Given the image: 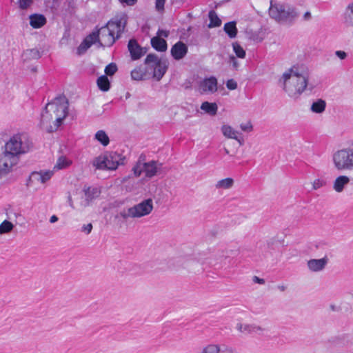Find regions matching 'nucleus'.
Masks as SVG:
<instances>
[{
  "label": "nucleus",
  "mask_w": 353,
  "mask_h": 353,
  "mask_svg": "<svg viewBox=\"0 0 353 353\" xmlns=\"http://www.w3.org/2000/svg\"><path fill=\"white\" fill-rule=\"evenodd\" d=\"M224 31L230 38H234L237 34V28L235 21H230L224 25Z\"/></svg>",
  "instance_id": "nucleus-28"
},
{
  "label": "nucleus",
  "mask_w": 353,
  "mask_h": 353,
  "mask_svg": "<svg viewBox=\"0 0 353 353\" xmlns=\"http://www.w3.org/2000/svg\"><path fill=\"white\" fill-rule=\"evenodd\" d=\"M303 18L305 20H309L311 18V14L310 12H306L304 15H303Z\"/></svg>",
  "instance_id": "nucleus-55"
},
{
  "label": "nucleus",
  "mask_w": 353,
  "mask_h": 353,
  "mask_svg": "<svg viewBox=\"0 0 353 353\" xmlns=\"http://www.w3.org/2000/svg\"><path fill=\"white\" fill-rule=\"evenodd\" d=\"M32 147V143L26 135L17 134L6 142L5 150L0 157L12 169L17 164L19 155L28 152Z\"/></svg>",
  "instance_id": "nucleus-3"
},
{
  "label": "nucleus",
  "mask_w": 353,
  "mask_h": 353,
  "mask_svg": "<svg viewBox=\"0 0 353 353\" xmlns=\"http://www.w3.org/2000/svg\"><path fill=\"white\" fill-rule=\"evenodd\" d=\"M121 160L120 155L117 152H105L94 158L92 161V165L98 170H116Z\"/></svg>",
  "instance_id": "nucleus-8"
},
{
  "label": "nucleus",
  "mask_w": 353,
  "mask_h": 353,
  "mask_svg": "<svg viewBox=\"0 0 353 353\" xmlns=\"http://www.w3.org/2000/svg\"><path fill=\"white\" fill-rule=\"evenodd\" d=\"M169 34H170V32L168 30H159L157 31L156 37H159V38H163V37L167 38L169 36Z\"/></svg>",
  "instance_id": "nucleus-49"
},
{
  "label": "nucleus",
  "mask_w": 353,
  "mask_h": 353,
  "mask_svg": "<svg viewBox=\"0 0 353 353\" xmlns=\"http://www.w3.org/2000/svg\"><path fill=\"white\" fill-rule=\"evenodd\" d=\"M11 170H12V168L0 157V177L3 175L8 174Z\"/></svg>",
  "instance_id": "nucleus-38"
},
{
  "label": "nucleus",
  "mask_w": 353,
  "mask_h": 353,
  "mask_svg": "<svg viewBox=\"0 0 353 353\" xmlns=\"http://www.w3.org/2000/svg\"><path fill=\"white\" fill-rule=\"evenodd\" d=\"M335 54L340 59L343 60L347 57V53L342 50H337L335 52Z\"/></svg>",
  "instance_id": "nucleus-51"
},
{
  "label": "nucleus",
  "mask_w": 353,
  "mask_h": 353,
  "mask_svg": "<svg viewBox=\"0 0 353 353\" xmlns=\"http://www.w3.org/2000/svg\"><path fill=\"white\" fill-rule=\"evenodd\" d=\"M30 25L33 28H40L46 23V17L41 14H33L30 16Z\"/></svg>",
  "instance_id": "nucleus-19"
},
{
  "label": "nucleus",
  "mask_w": 353,
  "mask_h": 353,
  "mask_svg": "<svg viewBox=\"0 0 353 353\" xmlns=\"http://www.w3.org/2000/svg\"><path fill=\"white\" fill-rule=\"evenodd\" d=\"M125 25V20L120 19L116 21H109L101 27L98 31L92 34L96 36V42L98 41L101 46L110 47L120 37Z\"/></svg>",
  "instance_id": "nucleus-4"
},
{
  "label": "nucleus",
  "mask_w": 353,
  "mask_h": 353,
  "mask_svg": "<svg viewBox=\"0 0 353 353\" xmlns=\"http://www.w3.org/2000/svg\"><path fill=\"white\" fill-rule=\"evenodd\" d=\"M200 353H234V350L229 347L221 348L218 344L210 343L203 347Z\"/></svg>",
  "instance_id": "nucleus-16"
},
{
  "label": "nucleus",
  "mask_w": 353,
  "mask_h": 353,
  "mask_svg": "<svg viewBox=\"0 0 353 353\" xmlns=\"http://www.w3.org/2000/svg\"><path fill=\"white\" fill-rule=\"evenodd\" d=\"M240 128L243 131L248 132H252L253 130V125L250 121H247L246 123H241L240 125Z\"/></svg>",
  "instance_id": "nucleus-44"
},
{
  "label": "nucleus",
  "mask_w": 353,
  "mask_h": 353,
  "mask_svg": "<svg viewBox=\"0 0 353 353\" xmlns=\"http://www.w3.org/2000/svg\"><path fill=\"white\" fill-rule=\"evenodd\" d=\"M312 190H317L320 188H322L326 185V181L321 178H318L314 179L312 183Z\"/></svg>",
  "instance_id": "nucleus-39"
},
{
  "label": "nucleus",
  "mask_w": 353,
  "mask_h": 353,
  "mask_svg": "<svg viewBox=\"0 0 353 353\" xmlns=\"http://www.w3.org/2000/svg\"><path fill=\"white\" fill-rule=\"evenodd\" d=\"M162 164L156 161H151L147 162V165L145 171V176L148 178H152L155 176L158 171L161 168Z\"/></svg>",
  "instance_id": "nucleus-17"
},
{
  "label": "nucleus",
  "mask_w": 353,
  "mask_h": 353,
  "mask_svg": "<svg viewBox=\"0 0 353 353\" xmlns=\"http://www.w3.org/2000/svg\"><path fill=\"white\" fill-rule=\"evenodd\" d=\"M69 203L70 207H72L74 209L77 210H82L88 206H89L91 203L89 201V200L83 195L82 196L79 201L76 203L75 205L72 201L71 197L69 196Z\"/></svg>",
  "instance_id": "nucleus-26"
},
{
  "label": "nucleus",
  "mask_w": 353,
  "mask_h": 353,
  "mask_svg": "<svg viewBox=\"0 0 353 353\" xmlns=\"http://www.w3.org/2000/svg\"><path fill=\"white\" fill-rule=\"evenodd\" d=\"M58 221V217L56 215H52L50 219V222L54 223Z\"/></svg>",
  "instance_id": "nucleus-54"
},
{
  "label": "nucleus",
  "mask_w": 353,
  "mask_h": 353,
  "mask_svg": "<svg viewBox=\"0 0 353 353\" xmlns=\"http://www.w3.org/2000/svg\"><path fill=\"white\" fill-rule=\"evenodd\" d=\"M210 19L209 28L219 27L221 25V20L214 10H211L208 14Z\"/></svg>",
  "instance_id": "nucleus-33"
},
{
  "label": "nucleus",
  "mask_w": 353,
  "mask_h": 353,
  "mask_svg": "<svg viewBox=\"0 0 353 353\" xmlns=\"http://www.w3.org/2000/svg\"><path fill=\"white\" fill-rule=\"evenodd\" d=\"M151 45L157 51L164 52L167 50V43L163 38L157 37L152 38Z\"/></svg>",
  "instance_id": "nucleus-22"
},
{
  "label": "nucleus",
  "mask_w": 353,
  "mask_h": 353,
  "mask_svg": "<svg viewBox=\"0 0 353 353\" xmlns=\"http://www.w3.org/2000/svg\"><path fill=\"white\" fill-rule=\"evenodd\" d=\"M153 208V201L151 199H147L131 208L123 210L119 212V216L124 219H139L149 215Z\"/></svg>",
  "instance_id": "nucleus-7"
},
{
  "label": "nucleus",
  "mask_w": 353,
  "mask_h": 353,
  "mask_svg": "<svg viewBox=\"0 0 353 353\" xmlns=\"http://www.w3.org/2000/svg\"><path fill=\"white\" fill-rule=\"evenodd\" d=\"M19 6L21 9H27L32 3V0H19Z\"/></svg>",
  "instance_id": "nucleus-45"
},
{
  "label": "nucleus",
  "mask_w": 353,
  "mask_h": 353,
  "mask_svg": "<svg viewBox=\"0 0 353 353\" xmlns=\"http://www.w3.org/2000/svg\"><path fill=\"white\" fill-rule=\"evenodd\" d=\"M187 52L188 47L184 43L181 41H179L175 43L171 49V54L172 57L176 60H179L183 58Z\"/></svg>",
  "instance_id": "nucleus-15"
},
{
  "label": "nucleus",
  "mask_w": 353,
  "mask_h": 353,
  "mask_svg": "<svg viewBox=\"0 0 353 353\" xmlns=\"http://www.w3.org/2000/svg\"><path fill=\"white\" fill-rule=\"evenodd\" d=\"M54 175V170H40L31 173L29 179L28 185L32 186L37 183L44 184L49 181Z\"/></svg>",
  "instance_id": "nucleus-11"
},
{
  "label": "nucleus",
  "mask_w": 353,
  "mask_h": 353,
  "mask_svg": "<svg viewBox=\"0 0 353 353\" xmlns=\"http://www.w3.org/2000/svg\"><path fill=\"white\" fill-rule=\"evenodd\" d=\"M266 332V329L261 325L252 323L251 334H256L258 335H263Z\"/></svg>",
  "instance_id": "nucleus-40"
},
{
  "label": "nucleus",
  "mask_w": 353,
  "mask_h": 353,
  "mask_svg": "<svg viewBox=\"0 0 353 353\" xmlns=\"http://www.w3.org/2000/svg\"><path fill=\"white\" fill-rule=\"evenodd\" d=\"M24 56L26 58L37 59L40 57V53H39V50H37L36 49H30V50H27L24 52Z\"/></svg>",
  "instance_id": "nucleus-41"
},
{
  "label": "nucleus",
  "mask_w": 353,
  "mask_h": 353,
  "mask_svg": "<svg viewBox=\"0 0 353 353\" xmlns=\"http://www.w3.org/2000/svg\"><path fill=\"white\" fill-rule=\"evenodd\" d=\"M144 73L141 68H135L131 72V77L133 79L140 81L143 79Z\"/></svg>",
  "instance_id": "nucleus-42"
},
{
  "label": "nucleus",
  "mask_w": 353,
  "mask_h": 353,
  "mask_svg": "<svg viewBox=\"0 0 353 353\" xmlns=\"http://www.w3.org/2000/svg\"><path fill=\"white\" fill-rule=\"evenodd\" d=\"M145 161V157L144 155H141L136 163V164L132 168V172L135 176H139L142 173H145V168L147 165V162Z\"/></svg>",
  "instance_id": "nucleus-20"
},
{
  "label": "nucleus",
  "mask_w": 353,
  "mask_h": 353,
  "mask_svg": "<svg viewBox=\"0 0 353 353\" xmlns=\"http://www.w3.org/2000/svg\"><path fill=\"white\" fill-rule=\"evenodd\" d=\"M128 48L130 53L131 58L133 60L140 59L146 53V50L141 48L134 39L129 41Z\"/></svg>",
  "instance_id": "nucleus-13"
},
{
  "label": "nucleus",
  "mask_w": 353,
  "mask_h": 353,
  "mask_svg": "<svg viewBox=\"0 0 353 353\" xmlns=\"http://www.w3.org/2000/svg\"><path fill=\"white\" fill-rule=\"evenodd\" d=\"M84 196L92 203L95 199L99 196L100 190L96 187L84 185L83 188Z\"/></svg>",
  "instance_id": "nucleus-21"
},
{
  "label": "nucleus",
  "mask_w": 353,
  "mask_h": 353,
  "mask_svg": "<svg viewBox=\"0 0 353 353\" xmlns=\"http://www.w3.org/2000/svg\"><path fill=\"white\" fill-rule=\"evenodd\" d=\"M97 83L99 88L103 92H107L110 89V83L106 75L99 77L97 79Z\"/></svg>",
  "instance_id": "nucleus-30"
},
{
  "label": "nucleus",
  "mask_w": 353,
  "mask_h": 353,
  "mask_svg": "<svg viewBox=\"0 0 353 353\" xmlns=\"http://www.w3.org/2000/svg\"><path fill=\"white\" fill-rule=\"evenodd\" d=\"M119 1L121 4L126 5L128 6H134L137 2V0H119Z\"/></svg>",
  "instance_id": "nucleus-50"
},
{
  "label": "nucleus",
  "mask_w": 353,
  "mask_h": 353,
  "mask_svg": "<svg viewBox=\"0 0 353 353\" xmlns=\"http://www.w3.org/2000/svg\"><path fill=\"white\" fill-rule=\"evenodd\" d=\"M236 329L241 334H251L252 324L237 323Z\"/></svg>",
  "instance_id": "nucleus-34"
},
{
  "label": "nucleus",
  "mask_w": 353,
  "mask_h": 353,
  "mask_svg": "<svg viewBox=\"0 0 353 353\" xmlns=\"http://www.w3.org/2000/svg\"><path fill=\"white\" fill-rule=\"evenodd\" d=\"M234 183L232 178H225L218 181L215 184V188L218 190H228L234 185Z\"/></svg>",
  "instance_id": "nucleus-27"
},
{
  "label": "nucleus",
  "mask_w": 353,
  "mask_h": 353,
  "mask_svg": "<svg viewBox=\"0 0 353 353\" xmlns=\"http://www.w3.org/2000/svg\"><path fill=\"white\" fill-rule=\"evenodd\" d=\"M201 109L210 114L215 115L216 114L218 107L215 103H209L205 101L201 104Z\"/></svg>",
  "instance_id": "nucleus-31"
},
{
  "label": "nucleus",
  "mask_w": 353,
  "mask_h": 353,
  "mask_svg": "<svg viewBox=\"0 0 353 353\" xmlns=\"http://www.w3.org/2000/svg\"><path fill=\"white\" fill-rule=\"evenodd\" d=\"M14 228V225L8 220H4L0 224V234L9 233Z\"/></svg>",
  "instance_id": "nucleus-35"
},
{
  "label": "nucleus",
  "mask_w": 353,
  "mask_h": 353,
  "mask_svg": "<svg viewBox=\"0 0 353 353\" xmlns=\"http://www.w3.org/2000/svg\"><path fill=\"white\" fill-rule=\"evenodd\" d=\"M145 63L148 65V68L153 69V77L157 81H159L167 70V65L165 61H163L154 54H150L147 56Z\"/></svg>",
  "instance_id": "nucleus-9"
},
{
  "label": "nucleus",
  "mask_w": 353,
  "mask_h": 353,
  "mask_svg": "<svg viewBox=\"0 0 353 353\" xmlns=\"http://www.w3.org/2000/svg\"><path fill=\"white\" fill-rule=\"evenodd\" d=\"M330 307L332 310H336L334 305H330Z\"/></svg>",
  "instance_id": "nucleus-58"
},
{
  "label": "nucleus",
  "mask_w": 353,
  "mask_h": 353,
  "mask_svg": "<svg viewBox=\"0 0 353 353\" xmlns=\"http://www.w3.org/2000/svg\"><path fill=\"white\" fill-rule=\"evenodd\" d=\"M270 17L281 23H292L297 17L296 9L285 3L271 1L269 8Z\"/></svg>",
  "instance_id": "nucleus-5"
},
{
  "label": "nucleus",
  "mask_w": 353,
  "mask_h": 353,
  "mask_svg": "<svg viewBox=\"0 0 353 353\" xmlns=\"http://www.w3.org/2000/svg\"><path fill=\"white\" fill-rule=\"evenodd\" d=\"M223 134L228 139L238 140L239 132L228 125H224L221 127Z\"/></svg>",
  "instance_id": "nucleus-25"
},
{
  "label": "nucleus",
  "mask_w": 353,
  "mask_h": 353,
  "mask_svg": "<svg viewBox=\"0 0 353 353\" xmlns=\"http://www.w3.org/2000/svg\"><path fill=\"white\" fill-rule=\"evenodd\" d=\"M277 288L281 291V292H284L287 289V286L286 285H278L277 286Z\"/></svg>",
  "instance_id": "nucleus-56"
},
{
  "label": "nucleus",
  "mask_w": 353,
  "mask_h": 353,
  "mask_svg": "<svg viewBox=\"0 0 353 353\" xmlns=\"http://www.w3.org/2000/svg\"><path fill=\"white\" fill-rule=\"evenodd\" d=\"M96 43V36L94 34H89L80 44L77 48V54H82L93 44Z\"/></svg>",
  "instance_id": "nucleus-18"
},
{
  "label": "nucleus",
  "mask_w": 353,
  "mask_h": 353,
  "mask_svg": "<svg viewBox=\"0 0 353 353\" xmlns=\"http://www.w3.org/2000/svg\"><path fill=\"white\" fill-rule=\"evenodd\" d=\"M92 228L93 226L92 223L84 224L81 227V232L86 234H89L92 232Z\"/></svg>",
  "instance_id": "nucleus-48"
},
{
  "label": "nucleus",
  "mask_w": 353,
  "mask_h": 353,
  "mask_svg": "<svg viewBox=\"0 0 353 353\" xmlns=\"http://www.w3.org/2000/svg\"><path fill=\"white\" fill-rule=\"evenodd\" d=\"M345 22L353 26V3L350 4L345 13Z\"/></svg>",
  "instance_id": "nucleus-37"
},
{
  "label": "nucleus",
  "mask_w": 353,
  "mask_h": 353,
  "mask_svg": "<svg viewBox=\"0 0 353 353\" xmlns=\"http://www.w3.org/2000/svg\"><path fill=\"white\" fill-rule=\"evenodd\" d=\"M253 281L255 282V283H259V284H263L265 283L264 280L263 279H260L257 276H254L253 278Z\"/></svg>",
  "instance_id": "nucleus-53"
},
{
  "label": "nucleus",
  "mask_w": 353,
  "mask_h": 353,
  "mask_svg": "<svg viewBox=\"0 0 353 353\" xmlns=\"http://www.w3.org/2000/svg\"><path fill=\"white\" fill-rule=\"evenodd\" d=\"M332 163L338 171L353 170V144L334 152Z\"/></svg>",
  "instance_id": "nucleus-6"
},
{
  "label": "nucleus",
  "mask_w": 353,
  "mask_h": 353,
  "mask_svg": "<svg viewBox=\"0 0 353 353\" xmlns=\"http://www.w3.org/2000/svg\"><path fill=\"white\" fill-rule=\"evenodd\" d=\"M94 138L103 146L108 145L110 143L109 137L103 130L97 131L94 135Z\"/></svg>",
  "instance_id": "nucleus-32"
},
{
  "label": "nucleus",
  "mask_w": 353,
  "mask_h": 353,
  "mask_svg": "<svg viewBox=\"0 0 353 353\" xmlns=\"http://www.w3.org/2000/svg\"><path fill=\"white\" fill-rule=\"evenodd\" d=\"M104 71L106 75L112 76L117 71V66L116 63H111L105 67Z\"/></svg>",
  "instance_id": "nucleus-43"
},
{
  "label": "nucleus",
  "mask_w": 353,
  "mask_h": 353,
  "mask_svg": "<svg viewBox=\"0 0 353 353\" xmlns=\"http://www.w3.org/2000/svg\"><path fill=\"white\" fill-rule=\"evenodd\" d=\"M68 114V103L64 97H57L46 105L41 113L40 125L46 131H56Z\"/></svg>",
  "instance_id": "nucleus-1"
},
{
  "label": "nucleus",
  "mask_w": 353,
  "mask_h": 353,
  "mask_svg": "<svg viewBox=\"0 0 353 353\" xmlns=\"http://www.w3.org/2000/svg\"><path fill=\"white\" fill-rule=\"evenodd\" d=\"M350 183V176L347 175H339L333 181L332 189L336 193H341Z\"/></svg>",
  "instance_id": "nucleus-14"
},
{
  "label": "nucleus",
  "mask_w": 353,
  "mask_h": 353,
  "mask_svg": "<svg viewBox=\"0 0 353 353\" xmlns=\"http://www.w3.org/2000/svg\"><path fill=\"white\" fill-rule=\"evenodd\" d=\"M200 263L199 254L192 253L190 256H186L184 260V266L185 268H192L196 264Z\"/></svg>",
  "instance_id": "nucleus-23"
},
{
  "label": "nucleus",
  "mask_w": 353,
  "mask_h": 353,
  "mask_svg": "<svg viewBox=\"0 0 353 353\" xmlns=\"http://www.w3.org/2000/svg\"><path fill=\"white\" fill-rule=\"evenodd\" d=\"M72 161L65 157H60L55 163L52 170H59L69 167Z\"/></svg>",
  "instance_id": "nucleus-29"
},
{
  "label": "nucleus",
  "mask_w": 353,
  "mask_h": 353,
  "mask_svg": "<svg viewBox=\"0 0 353 353\" xmlns=\"http://www.w3.org/2000/svg\"><path fill=\"white\" fill-rule=\"evenodd\" d=\"M217 79L214 77L205 78L198 83V92L201 94H213L218 89Z\"/></svg>",
  "instance_id": "nucleus-10"
},
{
  "label": "nucleus",
  "mask_w": 353,
  "mask_h": 353,
  "mask_svg": "<svg viewBox=\"0 0 353 353\" xmlns=\"http://www.w3.org/2000/svg\"><path fill=\"white\" fill-rule=\"evenodd\" d=\"M308 79L309 73L306 68L293 66L283 74L279 82L290 97L296 98L305 90Z\"/></svg>",
  "instance_id": "nucleus-2"
},
{
  "label": "nucleus",
  "mask_w": 353,
  "mask_h": 353,
  "mask_svg": "<svg viewBox=\"0 0 353 353\" xmlns=\"http://www.w3.org/2000/svg\"><path fill=\"white\" fill-rule=\"evenodd\" d=\"M241 145L243 144V143L241 142V141L238 138V140H236Z\"/></svg>",
  "instance_id": "nucleus-57"
},
{
  "label": "nucleus",
  "mask_w": 353,
  "mask_h": 353,
  "mask_svg": "<svg viewBox=\"0 0 353 353\" xmlns=\"http://www.w3.org/2000/svg\"><path fill=\"white\" fill-rule=\"evenodd\" d=\"M165 0H156L155 8L159 12L164 10Z\"/></svg>",
  "instance_id": "nucleus-46"
},
{
  "label": "nucleus",
  "mask_w": 353,
  "mask_h": 353,
  "mask_svg": "<svg viewBox=\"0 0 353 353\" xmlns=\"http://www.w3.org/2000/svg\"><path fill=\"white\" fill-rule=\"evenodd\" d=\"M226 87L230 90H234L237 88V83L234 79H229L226 82Z\"/></svg>",
  "instance_id": "nucleus-47"
},
{
  "label": "nucleus",
  "mask_w": 353,
  "mask_h": 353,
  "mask_svg": "<svg viewBox=\"0 0 353 353\" xmlns=\"http://www.w3.org/2000/svg\"><path fill=\"white\" fill-rule=\"evenodd\" d=\"M232 48L236 57L241 59H243L245 57V51L237 42L232 43Z\"/></svg>",
  "instance_id": "nucleus-36"
},
{
  "label": "nucleus",
  "mask_w": 353,
  "mask_h": 353,
  "mask_svg": "<svg viewBox=\"0 0 353 353\" xmlns=\"http://www.w3.org/2000/svg\"><path fill=\"white\" fill-rule=\"evenodd\" d=\"M230 60L232 61V65L234 68H238V62L236 59V58L233 56L230 57Z\"/></svg>",
  "instance_id": "nucleus-52"
},
{
  "label": "nucleus",
  "mask_w": 353,
  "mask_h": 353,
  "mask_svg": "<svg viewBox=\"0 0 353 353\" xmlns=\"http://www.w3.org/2000/svg\"><path fill=\"white\" fill-rule=\"evenodd\" d=\"M225 153H226V154H228V153H229L228 150V149H226V148H225Z\"/></svg>",
  "instance_id": "nucleus-59"
},
{
  "label": "nucleus",
  "mask_w": 353,
  "mask_h": 353,
  "mask_svg": "<svg viewBox=\"0 0 353 353\" xmlns=\"http://www.w3.org/2000/svg\"><path fill=\"white\" fill-rule=\"evenodd\" d=\"M328 263L327 257L325 256L319 259H310L307 261V268L312 272L323 271Z\"/></svg>",
  "instance_id": "nucleus-12"
},
{
  "label": "nucleus",
  "mask_w": 353,
  "mask_h": 353,
  "mask_svg": "<svg viewBox=\"0 0 353 353\" xmlns=\"http://www.w3.org/2000/svg\"><path fill=\"white\" fill-rule=\"evenodd\" d=\"M325 108H326L325 101L323 99H319L314 101L311 104L310 110L314 113L321 114L325 111Z\"/></svg>",
  "instance_id": "nucleus-24"
}]
</instances>
